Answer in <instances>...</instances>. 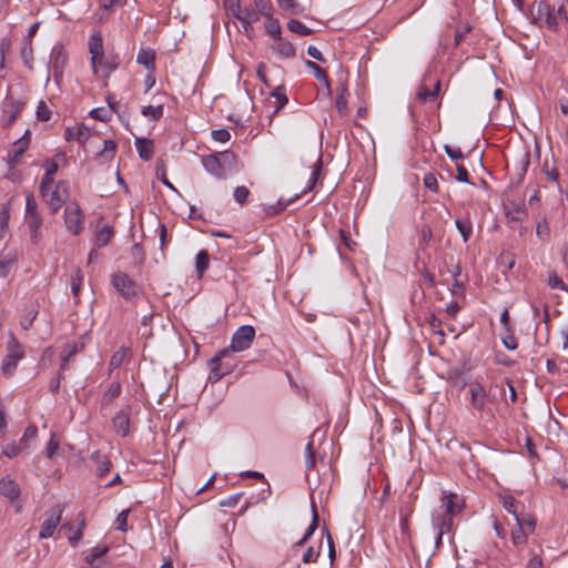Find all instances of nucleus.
Returning a JSON list of instances; mask_svg holds the SVG:
<instances>
[{
	"mask_svg": "<svg viewBox=\"0 0 568 568\" xmlns=\"http://www.w3.org/2000/svg\"><path fill=\"white\" fill-rule=\"evenodd\" d=\"M24 108V102L7 95L3 101V113L7 115L6 126H10L16 120L20 111Z\"/></svg>",
	"mask_w": 568,
	"mask_h": 568,
	"instance_id": "obj_13",
	"label": "nucleus"
},
{
	"mask_svg": "<svg viewBox=\"0 0 568 568\" xmlns=\"http://www.w3.org/2000/svg\"><path fill=\"white\" fill-rule=\"evenodd\" d=\"M434 525L436 526V528L438 529V534H447L452 530V526H453V518L450 517H445V516H437L435 519H434Z\"/></svg>",
	"mask_w": 568,
	"mask_h": 568,
	"instance_id": "obj_42",
	"label": "nucleus"
},
{
	"mask_svg": "<svg viewBox=\"0 0 568 568\" xmlns=\"http://www.w3.org/2000/svg\"><path fill=\"white\" fill-rule=\"evenodd\" d=\"M265 31L268 36L273 38L274 41L280 40L282 38V29L280 21L273 17H268L264 23Z\"/></svg>",
	"mask_w": 568,
	"mask_h": 568,
	"instance_id": "obj_31",
	"label": "nucleus"
},
{
	"mask_svg": "<svg viewBox=\"0 0 568 568\" xmlns=\"http://www.w3.org/2000/svg\"><path fill=\"white\" fill-rule=\"evenodd\" d=\"M210 266V255L206 250H201L195 256V270L197 277H202Z\"/></svg>",
	"mask_w": 568,
	"mask_h": 568,
	"instance_id": "obj_30",
	"label": "nucleus"
},
{
	"mask_svg": "<svg viewBox=\"0 0 568 568\" xmlns=\"http://www.w3.org/2000/svg\"><path fill=\"white\" fill-rule=\"evenodd\" d=\"M290 203H291V201L284 202L282 200H278L275 204L265 206L264 212L267 216H275L278 213H281L282 211H284Z\"/></svg>",
	"mask_w": 568,
	"mask_h": 568,
	"instance_id": "obj_51",
	"label": "nucleus"
},
{
	"mask_svg": "<svg viewBox=\"0 0 568 568\" xmlns=\"http://www.w3.org/2000/svg\"><path fill=\"white\" fill-rule=\"evenodd\" d=\"M224 9L229 17L240 19L242 17V7L240 0H224Z\"/></svg>",
	"mask_w": 568,
	"mask_h": 568,
	"instance_id": "obj_36",
	"label": "nucleus"
},
{
	"mask_svg": "<svg viewBox=\"0 0 568 568\" xmlns=\"http://www.w3.org/2000/svg\"><path fill=\"white\" fill-rule=\"evenodd\" d=\"M111 284L126 301L132 302L139 295L136 283L124 272H115L111 276Z\"/></svg>",
	"mask_w": 568,
	"mask_h": 568,
	"instance_id": "obj_3",
	"label": "nucleus"
},
{
	"mask_svg": "<svg viewBox=\"0 0 568 568\" xmlns=\"http://www.w3.org/2000/svg\"><path fill=\"white\" fill-rule=\"evenodd\" d=\"M163 105H145L142 106L141 113L143 116L149 118L152 121H159L163 116Z\"/></svg>",
	"mask_w": 568,
	"mask_h": 568,
	"instance_id": "obj_35",
	"label": "nucleus"
},
{
	"mask_svg": "<svg viewBox=\"0 0 568 568\" xmlns=\"http://www.w3.org/2000/svg\"><path fill=\"white\" fill-rule=\"evenodd\" d=\"M7 355H16L19 359H22L24 356L21 344L12 334L10 335V341L8 342Z\"/></svg>",
	"mask_w": 568,
	"mask_h": 568,
	"instance_id": "obj_46",
	"label": "nucleus"
},
{
	"mask_svg": "<svg viewBox=\"0 0 568 568\" xmlns=\"http://www.w3.org/2000/svg\"><path fill=\"white\" fill-rule=\"evenodd\" d=\"M250 195V190L246 186H236L233 192V197L235 202L243 205L247 202Z\"/></svg>",
	"mask_w": 568,
	"mask_h": 568,
	"instance_id": "obj_56",
	"label": "nucleus"
},
{
	"mask_svg": "<svg viewBox=\"0 0 568 568\" xmlns=\"http://www.w3.org/2000/svg\"><path fill=\"white\" fill-rule=\"evenodd\" d=\"M121 383L119 381H113L102 396L101 408L103 409L110 406L121 395Z\"/></svg>",
	"mask_w": 568,
	"mask_h": 568,
	"instance_id": "obj_16",
	"label": "nucleus"
},
{
	"mask_svg": "<svg viewBox=\"0 0 568 568\" xmlns=\"http://www.w3.org/2000/svg\"><path fill=\"white\" fill-rule=\"evenodd\" d=\"M417 98L422 103H426L436 98V92H432L426 85H420L417 90Z\"/></svg>",
	"mask_w": 568,
	"mask_h": 568,
	"instance_id": "obj_58",
	"label": "nucleus"
},
{
	"mask_svg": "<svg viewBox=\"0 0 568 568\" xmlns=\"http://www.w3.org/2000/svg\"><path fill=\"white\" fill-rule=\"evenodd\" d=\"M64 223L73 235L81 233L83 229V215L77 202L69 204L64 210Z\"/></svg>",
	"mask_w": 568,
	"mask_h": 568,
	"instance_id": "obj_7",
	"label": "nucleus"
},
{
	"mask_svg": "<svg viewBox=\"0 0 568 568\" xmlns=\"http://www.w3.org/2000/svg\"><path fill=\"white\" fill-rule=\"evenodd\" d=\"M282 9L288 10L292 13L300 14L305 10V7L295 0H277Z\"/></svg>",
	"mask_w": 568,
	"mask_h": 568,
	"instance_id": "obj_45",
	"label": "nucleus"
},
{
	"mask_svg": "<svg viewBox=\"0 0 568 568\" xmlns=\"http://www.w3.org/2000/svg\"><path fill=\"white\" fill-rule=\"evenodd\" d=\"M108 551L109 547L106 545H98L91 548L90 552L85 556V561L93 565L98 558L104 556Z\"/></svg>",
	"mask_w": 568,
	"mask_h": 568,
	"instance_id": "obj_43",
	"label": "nucleus"
},
{
	"mask_svg": "<svg viewBox=\"0 0 568 568\" xmlns=\"http://www.w3.org/2000/svg\"><path fill=\"white\" fill-rule=\"evenodd\" d=\"M312 513H313V516H312V521H311L310 526L307 527L303 537L298 541H296L294 545V548H296V549L304 546L307 542V540L313 536V534L315 532V530L318 527V514H317L316 506L314 503H312Z\"/></svg>",
	"mask_w": 568,
	"mask_h": 568,
	"instance_id": "obj_21",
	"label": "nucleus"
},
{
	"mask_svg": "<svg viewBox=\"0 0 568 568\" xmlns=\"http://www.w3.org/2000/svg\"><path fill=\"white\" fill-rule=\"evenodd\" d=\"M271 48L282 58L291 59L294 58L296 54L294 45L291 42L285 41L283 38H280V40L274 41Z\"/></svg>",
	"mask_w": 568,
	"mask_h": 568,
	"instance_id": "obj_18",
	"label": "nucleus"
},
{
	"mask_svg": "<svg viewBox=\"0 0 568 568\" xmlns=\"http://www.w3.org/2000/svg\"><path fill=\"white\" fill-rule=\"evenodd\" d=\"M37 435H38L37 426L34 424H30L24 429V433L20 439V445H22V447H24V448H28V442L34 439L37 437Z\"/></svg>",
	"mask_w": 568,
	"mask_h": 568,
	"instance_id": "obj_49",
	"label": "nucleus"
},
{
	"mask_svg": "<svg viewBox=\"0 0 568 568\" xmlns=\"http://www.w3.org/2000/svg\"><path fill=\"white\" fill-rule=\"evenodd\" d=\"M91 135V132H90V129L87 128L84 124H81L77 130H75V140L80 143V144H84L89 138Z\"/></svg>",
	"mask_w": 568,
	"mask_h": 568,
	"instance_id": "obj_64",
	"label": "nucleus"
},
{
	"mask_svg": "<svg viewBox=\"0 0 568 568\" xmlns=\"http://www.w3.org/2000/svg\"><path fill=\"white\" fill-rule=\"evenodd\" d=\"M78 352L77 345H69L61 354V364L60 369L64 371L68 368V363L72 356H74Z\"/></svg>",
	"mask_w": 568,
	"mask_h": 568,
	"instance_id": "obj_50",
	"label": "nucleus"
},
{
	"mask_svg": "<svg viewBox=\"0 0 568 568\" xmlns=\"http://www.w3.org/2000/svg\"><path fill=\"white\" fill-rule=\"evenodd\" d=\"M131 351L129 347L121 346L110 358L109 362V371L110 373L120 367L125 361L130 358Z\"/></svg>",
	"mask_w": 568,
	"mask_h": 568,
	"instance_id": "obj_22",
	"label": "nucleus"
},
{
	"mask_svg": "<svg viewBox=\"0 0 568 568\" xmlns=\"http://www.w3.org/2000/svg\"><path fill=\"white\" fill-rule=\"evenodd\" d=\"M52 184H53V175H48L44 173V175L42 176L41 182H40V193L42 196L45 197L48 195V193L51 190Z\"/></svg>",
	"mask_w": 568,
	"mask_h": 568,
	"instance_id": "obj_63",
	"label": "nucleus"
},
{
	"mask_svg": "<svg viewBox=\"0 0 568 568\" xmlns=\"http://www.w3.org/2000/svg\"><path fill=\"white\" fill-rule=\"evenodd\" d=\"M63 514V507L61 505H55L53 507V514L47 518L40 529L39 538L47 539L53 536L54 530L61 521V517Z\"/></svg>",
	"mask_w": 568,
	"mask_h": 568,
	"instance_id": "obj_11",
	"label": "nucleus"
},
{
	"mask_svg": "<svg viewBox=\"0 0 568 568\" xmlns=\"http://www.w3.org/2000/svg\"><path fill=\"white\" fill-rule=\"evenodd\" d=\"M528 215V212L524 204L511 203L509 207H506V216L511 222H523Z\"/></svg>",
	"mask_w": 568,
	"mask_h": 568,
	"instance_id": "obj_24",
	"label": "nucleus"
},
{
	"mask_svg": "<svg viewBox=\"0 0 568 568\" xmlns=\"http://www.w3.org/2000/svg\"><path fill=\"white\" fill-rule=\"evenodd\" d=\"M9 219H10V204L4 203L1 205V209H0V240L3 239L4 233L8 230Z\"/></svg>",
	"mask_w": 568,
	"mask_h": 568,
	"instance_id": "obj_38",
	"label": "nucleus"
},
{
	"mask_svg": "<svg viewBox=\"0 0 568 568\" xmlns=\"http://www.w3.org/2000/svg\"><path fill=\"white\" fill-rule=\"evenodd\" d=\"M91 459L95 464V475L98 477H103L110 471L112 466L110 459L99 450L92 453Z\"/></svg>",
	"mask_w": 568,
	"mask_h": 568,
	"instance_id": "obj_15",
	"label": "nucleus"
},
{
	"mask_svg": "<svg viewBox=\"0 0 568 568\" xmlns=\"http://www.w3.org/2000/svg\"><path fill=\"white\" fill-rule=\"evenodd\" d=\"M19 361L20 359L16 355H6L1 364L3 375L11 377L18 367Z\"/></svg>",
	"mask_w": 568,
	"mask_h": 568,
	"instance_id": "obj_33",
	"label": "nucleus"
},
{
	"mask_svg": "<svg viewBox=\"0 0 568 568\" xmlns=\"http://www.w3.org/2000/svg\"><path fill=\"white\" fill-rule=\"evenodd\" d=\"M516 526H519L528 534H532L536 529L537 520L536 517L528 513H520L516 518Z\"/></svg>",
	"mask_w": 568,
	"mask_h": 568,
	"instance_id": "obj_26",
	"label": "nucleus"
},
{
	"mask_svg": "<svg viewBox=\"0 0 568 568\" xmlns=\"http://www.w3.org/2000/svg\"><path fill=\"white\" fill-rule=\"evenodd\" d=\"M83 281V274L81 270H75L71 275V291L74 297L79 296L81 285Z\"/></svg>",
	"mask_w": 568,
	"mask_h": 568,
	"instance_id": "obj_48",
	"label": "nucleus"
},
{
	"mask_svg": "<svg viewBox=\"0 0 568 568\" xmlns=\"http://www.w3.org/2000/svg\"><path fill=\"white\" fill-rule=\"evenodd\" d=\"M68 64V53L62 44H55L50 53L49 71L52 72L53 80L60 84L63 80L64 69Z\"/></svg>",
	"mask_w": 568,
	"mask_h": 568,
	"instance_id": "obj_5",
	"label": "nucleus"
},
{
	"mask_svg": "<svg viewBox=\"0 0 568 568\" xmlns=\"http://www.w3.org/2000/svg\"><path fill=\"white\" fill-rule=\"evenodd\" d=\"M129 514H130V509H124L122 510L116 519H115V524H116V529L118 530H121V531H126L128 530V517H129Z\"/></svg>",
	"mask_w": 568,
	"mask_h": 568,
	"instance_id": "obj_60",
	"label": "nucleus"
},
{
	"mask_svg": "<svg viewBox=\"0 0 568 568\" xmlns=\"http://www.w3.org/2000/svg\"><path fill=\"white\" fill-rule=\"evenodd\" d=\"M507 334L501 337L503 345L509 349L514 351L518 347V342L516 337L514 336V331L510 329V332H506Z\"/></svg>",
	"mask_w": 568,
	"mask_h": 568,
	"instance_id": "obj_59",
	"label": "nucleus"
},
{
	"mask_svg": "<svg viewBox=\"0 0 568 568\" xmlns=\"http://www.w3.org/2000/svg\"><path fill=\"white\" fill-rule=\"evenodd\" d=\"M447 375L449 383L458 389H464L467 386V377L460 367L450 368Z\"/></svg>",
	"mask_w": 568,
	"mask_h": 568,
	"instance_id": "obj_23",
	"label": "nucleus"
},
{
	"mask_svg": "<svg viewBox=\"0 0 568 568\" xmlns=\"http://www.w3.org/2000/svg\"><path fill=\"white\" fill-rule=\"evenodd\" d=\"M254 7L260 16H263L266 19L268 17H273V6L268 0H254Z\"/></svg>",
	"mask_w": 568,
	"mask_h": 568,
	"instance_id": "obj_44",
	"label": "nucleus"
},
{
	"mask_svg": "<svg viewBox=\"0 0 568 568\" xmlns=\"http://www.w3.org/2000/svg\"><path fill=\"white\" fill-rule=\"evenodd\" d=\"M305 65L307 69L312 70L314 77L329 91L331 83L326 71L323 68H321L317 63L311 60H306Z\"/></svg>",
	"mask_w": 568,
	"mask_h": 568,
	"instance_id": "obj_27",
	"label": "nucleus"
},
{
	"mask_svg": "<svg viewBox=\"0 0 568 568\" xmlns=\"http://www.w3.org/2000/svg\"><path fill=\"white\" fill-rule=\"evenodd\" d=\"M135 148L139 153V156L143 161H149L152 159L154 149H153V142L145 138H136L135 140Z\"/></svg>",
	"mask_w": 568,
	"mask_h": 568,
	"instance_id": "obj_20",
	"label": "nucleus"
},
{
	"mask_svg": "<svg viewBox=\"0 0 568 568\" xmlns=\"http://www.w3.org/2000/svg\"><path fill=\"white\" fill-rule=\"evenodd\" d=\"M529 163L530 154L529 152H525L521 159L518 161L515 174L511 176L513 185H519L524 181Z\"/></svg>",
	"mask_w": 568,
	"mask_h": 568,
	"instance_id": "obj_17",
	"label": "nucleus"
},
{
	"mask_svg": "<svg viewBox=\"0 0 568 568\" xmlns=\"http://www.w3.org/2000/svg\"><path fill=\"white\" fill-rule=\"evenodd\" d=\"M211 136L214 141L226 143L231 139V134L226 129H217L211 132Z\"/></svg>",
	"mask_w": 568,
	"mask_h": 568,
	"instance_id": "obj_61",
	"label": "nucleus"
},
{
	"mask_svg": "<svg viewBox=\"0 0 568 568\" xmlns=\"http://www.w3.org/2000/svg\"><path fill=\"white\" fill-rule=\"evenodd\" d=\"M455 225L460 233L464 243H467L473 234V224L469 217H466L464 220L456 219Z\"/></svg>",
	"mask_w": 568,
	"mask_h": 568,
	"instance_id": "obj_32",
	"label": "nucleus"
},
{
	"mask_svg": "<svg viewBox=\"0 0 568 568\" xmlns=\"http://www.w3.org/2000/svg\"><path fill=\"white\" fill-rule=\"evenodd\" d=\"M544 23L551 31H556L558 29V20L554 8L549 7L548 13L545 14Z\"/></svg>",
	"mask_w": 568,
	"mask_h": 568,
	"instance_id": "obj_57",
	"label": "nucleus"
},
{
	"mask_svg": "<svg viewBox=\"0 0 568 568\" xmlns=\"http://www.w3.org/2000/svg\"><path fill=\"white\" fill-rule=\"evenodd\" d=\"M287 29L291 32L297 33L300 36H310L313 33V30L302 23L300 20L291 19L287 22Z\"/></svg>",
	"mask_w": 568,
	"mask_h": 568,
	"instance_id": "obj_39",
	"label": "nucleus"
},
{
	"mask_svg": "<svg viewBox=\"0 0 568 568\" xmlns=\"http://www.w3.org/2000/svg\"><path fill=\"white\" fill-rule=\"evenodd\" d=\"M255 338V328L252 325L240 326L232 335L230 348L243 352L251 347Z\"/></svg>",
	"mask_w": 568,
	"mask_h": 568,
	"instance_id": "obj_6",
	"label": "nucleus"
},
{
	"mask_svg": "<svg viewBox=\"0 0 568 568\" xmlns=\"http://www.w3.org/2000/svg\"><path fill=\"white\" fill-rule=\"evenodd\" d=\"M20 494V486L9 475L0 479V495L6 497L11 504L19 499Z\"/></svg>",
	"mask_w": 568,
	"mask_h": 568,
	"instance_id": "obj_12",
	"label": "nucleus"
},
{
	"mask_svg": "<svg viewBox=\"0 0 568 568\" xmlns=\"http://www.w3.org/2000/svg\"><path fill=\"white\" fill-rule=\"evenodd\" d=\"M511 544L514 547H519L520 545H524L527 542L529 534L520 528L519 526H516L511 529Z\"/></svg>",
	"mask_w": 568,
	"mask_h": 568,
	"instance_id": "obj_40",
	"label": "nucleus"
},
{
	"mask_svg": "<svg viewBox=\"0 0 568 568\" xmlns=\"http://www.w3.org/2000/svg\"><path fill=\"white\" fill-rule=\"evenodd\" d=\"M120 63L121 60L118 53H109L106 57L104 55L101 64L102 70L104 71V77L109 78L110 74L119 68Z\"/></svg>",
	"mask_w": 568,
	"mask_h": 568,
	"instance_id": "obj_28",
	"label": "nucleus"
},
{
	"mask_svg": "<svg viewBox=\"0 0 568 568\" xmlns=\"http://www.w3.org/2000/svg\"><path fill=\"white\" fill-rule=\"evenodd\" d=\"M548 285L551 288H558L560 291H567V285L562 282V280L555 273H550L548 277Z\"/></svg>",
	"mask_w": 568,
	"mask_h": 568,
	"instance_id": "obj_62",
	"label": "nucleus"
},
{
	"mask_svg": "<svg viewBox=\"0 0 568 568\" xmlns=\"http://www.w3.org/2000/svg\"><path fill=\"white\" fill-rule=\"evenodd\" d=\"M442 501L445 507V517L453 518L463 509V506L459 503V497L456 494L450 493L448 495H444Z\"/></svg>",
	"mask_w": 568,
	"mask_h": 568,
	"instance_id": "obj_14",
	"label": "nucleus"
},
{
	"mask_svg": "<svg viewBox=\"0 0 568 568\" xmlns=\"http://www.w3.org/2000/svg\"><path fill=\"white\" fill-rule=\"evenodd\" d=\"M201 162L205 171L217 180H225L239 172L237 158L231 150L204 155Z\"/></svg>",
	"mask_w": 568,
	"mask_h": 568,
	"instance_id": "obj_1",
	"label": "nucleus"
},
{
	"mask_svg": "<svg viewBox=\"0 0 568 568\" xmlns=\"http://www.w3.org/2000/svg\"><path fill=\"white\" fill-rule=\"evenodd\" d=\"M27 149L23 146H14L13 151L8 154V163L10 168H14L20 164V159Z\"/></svg>",
	"mask_w": 568,
	"mask_h": 568,
	"instance_id": "obj_53",
	"label": "nucleus"
},
{
	"mask_svg": "<svg viewBox=\"0 0 568 568\" xmlns=\"http://www.w3.org/2000/svg\"><path fill=\"white\" fill-rule=\"evenodd\" d=\"M36 116L41 122H47L51 119V111L44 101L38 103Z\"/></svg>",
	"mask_w": 568,
	"mask_h": 568,
	"instance_id": "obj_54",
	"label": "nucleus"
},
{
	"mask_svg": "<svg viewBox=\"0 0 568 568\" xmlns=\"http://www.w3.org/2000/svg\"><path fill=\"white\" fill-rule=\"evenodd\" d=\"M132 407L125 405L112 418V425L118 435L126 437L130 434V419Z\"/></svg>",
	"mask_w": 568,
	"mask_h": 568,
	"instance_id": "obj_10",
	"label": "nucleus"
},
{
	"mask_svg": "<svg viewBox=\"0 0 568 568\" xmlns=\"http://www.w3.org/2000/svg\"><path fill=\"white\" fill-rule=\"evenodd\" d=\"M88 49L91 54V65L93 72H98V64L101 65L103 62L104 53H103V40L102 36L97 32L89 37Z\"/></svg>",
	"mask_w": 568,
	"mask_h": 568,
	"instance_id": "obj_9",
	"label": "nucleus"
},
{
	"mask_svg": "<svg viewBox=\"0 0 568 568\" xmlns=\"http://www.w3.org/2000/svg\"><path fill=\"white\" fill-rule=\"evenodd\" d=\"M22 449H26L24 447H22V445L17 444L16 442H11V443H8L3 449H2V454L4 456H7L8 458H14L16 456H18Z\"/></svg>",
	"mask_w": 568,
	"mask_h": 568,
	"instance_id": "obj_52",
	"label": "nucleus"
},
{
	"mask_svg": "<svg viewBox=\"0 0 568 568\" xmlns=\"http://www.w3.org/2000/svg\"><path fill=\"white\" fill-rule=\"evenodd\" d=\"M549 4L546 1L534 2L530 8L532 23L541 27L544 24L545 14L548 13Z\"/></svg>",
	"mask_w": 568,
	"mask_h": 568,
	"instance_id": "obj_19",
	"label": "nucleus"
},
{
	"mask_svg": "<svg viewBox=\"0 0 568 568\" xmlns=\"http://www.w3.org/2000/svg\"><path fill=\"white\" fill-rule=\"evenodd\" d=\"M115 151L116 143L113 140H105L103 143V150L98 153V156L109 161L113 158Z\"/></svg>",
	"mask_w": 568,
	"mask_h": 568,
	"instance_id": "obj_47",
	"label": "nucleus"
},
{
	"mask_svg": "<svg viewBox=\"0 0 568 568\" xmlns=\"http://www.w3.org/2000/svg\"><path fill=\"white\" fill-rule=\"evenodd\" d=\"M20 54L23 61V64L29 69L32 70V63H33V49L31 41H24Z\"/></svg>",
	"mask_w": 568,
	"mask_h": 568,
	"instance_id": "obj_37",
	"label": "nucleus"
},
{
	"mask_svg": "<svg viewBox=\"0 0 568 568\" xmlns=\"http://www.w3.org/2000/svg\"><path fill=\"white\" fill-rule=\"evenodd\" d=\"M240 22L254 23L260 20V13L255 9V7H245L242 8V17L237 19Z\"/></svg>",
	"mask_w": 568,
	"mask_h": 568,
	"instance_id": "obj_41",
	"label": "nucleus"
},
{
	"mask_svg": "<svg viewBox=\"0 0 568 568\" xmlns=\"http://www.w3.org/2000/svg\"><path fill=\"white\" fill-rule=\"evenodd\" d=\"M47 196L49 209L52 214H55L68 200L69 183L67 181H59L54 190H50Z\"/></svg>",
	"mask_w": 568,
	"mask_h": 568,
	"instance_id": "obj_8",
	"label": "nucleus"
},
{
	"mask_svg": "<svg viewBox=\"0 0 568 568\" xmlns=\"http://www.w3.org/2000/svg\"><path fill=\"white\" fill-rule=\"evenodd\" d=\"M271 95L276 100V105L274 108L273 114H277L288 103L286 88L284 85H278L273 89Z\"/></svg>",
	"mask_w": 568,
	"mask_h": 568,
	"instance_id": "obj_29",
	"label": "nucleus"
},
{
	"mask_svg": "<svg viewBox=\"0 0 568 568\" xmlns=\"http://www.w3.org/2000/svg\"><path fill=\"white\" fill-rule=\"evenodd\" d=\"M234 351L230 347L219 351L207 362L210 374L207 382L214 384L221 381L225 375L231 374L237 367V358Z\"/></svg>",
	"mask_w": 568,
	"mask_h": 568,
	"instance_id": "obj_2",
	"label": "nucleus"
},
{
	"mask_svg": "<svg viewBox=\"0 0 568 568\" xmlns=\"http://www.w3.org/2000/svg\"><path fill=\"white\" fill-rule=\"evenodd\" d=\"M469 404L473 410L480 416L484 413L493 415L491 409L487 406L488 393L484 385L478 381L473 382L468 388Z\"/></svg>",
	"mask_w": 568,
	"mask_h": 568,
	"instance_id": "obj_4",
	"label": "nucleus"
},
{
	"mask_svg": "<svg viewBox=\"0 0 568 568\" xmlns=\"http://www.w3.org/2000/svg\"><path fill=\"white\" fill-rule=\"evenodd\" d=\"M113 236V227L110 225H104L95 234V243L99 247L105 246L110 243Z\"/></svg>",
	"mask_w": 568,
	"mask_h": 568,
	"instance_id": "obj_34",
	"label": "nucleus"
},
{
	"mask_svg": "<svg viewBox=\"0 0 568 568\" xmlns=\"http://www.w3.org/2000/svg\"><path fill=\"white\" fill-rule=\"evenodd\" d=\"M136 62L145 69L153 71L155 69V52L152 49H140L136 55Z\"/></svg>",
	"mask_w": 568,
	"mask_h": 568,
	"instance_id": "obj_25",
	"label": "nucleus"
},
{
	"mask_svg": "<svg viewBox=\"0 0 568 568\" xmlns=\"http://www.w3.org/2000/svg\"><path fill=\"white\" fill-rule=\"evenodd\" d=\"M504 508L516 518L520 513H518V501L511 496H505L503 498Z\"/></svg>",
	"mask_w": 568,
	"mask_h": 568,
	"instance_id": "obj_55",
	"label": "nucleus"
}]
</instances>
